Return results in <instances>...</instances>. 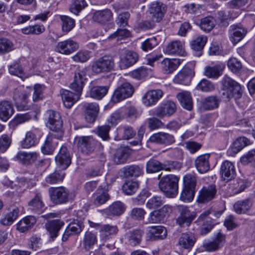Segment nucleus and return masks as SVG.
Masks as SVG:
<instances>
[{
    "label": "nucleus",
    "instance_id": "f257e3e1",
    "mask_svg": "<svg viewBox=\"0 0 255 255\" xmlns=\"http://www.w3.org/2000/svg\"><path fill=\"white\" fill-rule=\"evenodd\" d=\"M221 89L223 91L222 98L226 102L234 99L236 102L243 95V89L241 85L227 75H225L221 81Z\"/></svg>",
    "mask_w": 255,
    "mask_h": 255
},
{
    "label": "nucleus",
    "instance_id": "f03ea898",
    "mask_svg": "<svg viewBox=\"0 0 255 255\" xmlns=\"http://www.w3.org/2000/svg\"><path fill=\"white\" fill-rule=\"evenodd\" d=\"M179 178L169 174L161 177L158 183L160 190L169 198L175 197L178 193Z\"/></svg>",
    "mask_w": 255,
    "mask_h": 255
},
{
    "label": "nucleus",
    "instance_id": "7ed1b4c3",
    "mask_svg": "<svg viewBox=\"0 0 255 255\" xmlns=\"http://www.w3.org/2000/svg\"><path fill=\"white\" fill-rule=\"evenodd\" d=\"M177 212V216L175 219V223L182 228H188L197 216L195 212L191 211L188 207L184 205L178 206Z\"/></svg>",
    "mask_w": 255,
    "mask_h": 255
},
{
    "label": "nucleus",
    "instance_id": "20e7f679",
    "mask_svg": "<svg viewBox=\"0 0 255 255\" xmlns=\"http://www.w3.org/2000/svg\"><path fill=\"white\" fill-rule=\"evenodd\" d=\"M48 193L51 202L56 204H62L73 199L69 190L64 186L50 187Z\"/></svg>",
    "mask_w": 255,
    "mask_h": 255
},
{
    "label": "nucleus",
    "instance_id": "39448f33",
    "mask_svg": "<svg viewBox=\"0 0 255 255\" xmlns=\"http://www.w3.org/2000/svg\"><path fill=\"white\" fill-rule=\"evenodd\" d=\"M115 67L114 59L111 55H104L93 61L92 71L96 74L111 71Z\"/></svg>",
    "mask_w": 255,
    "mask_h": 255
},
{
    "label": "nucleus",
    "instance_id": "423d86ee",
    "mask_svg": "<svg viewBox=\"0 0 255 255\" xmlns=\"http://www.w3.org/2000/svg\"><path fill=\"white\" fill-rule=\"evenodd\" d=\"M48 115V122L47 126L51 131L57 133V136H62L63 131L62 129L63 122L59 113L53 110L47 112Z\"/></svg>",
    "mask_w": 255,
    "mask_h": 255
},
{
    "label": "nucleus",
    "instance_id": "0eeeda50",
    "mask_svg": "<svg viewBox=\"0 0 255 255\" xmlns=\"http://www.w3.org/2000/svg\"><path fill=\"white\" fill-rule=\"evenodd\" d=\"M134 91L133 86L126 82L118 87L114 91L111 98V101L117 103L132 96Z\"/></svg>",
    "mask_w": 255,
    "mask_h": 255
},
{
    "label": "nucleus",
    "instance_id": "6e6552de",
    "mask_svg": "<svg viewBox=\"0 0 255 255\" xmlns=\"http://www.w3.org/2000/svg\"><path fill=\"white\" fill-rule=\"evenodd\" d=\"M176 105L171 101H166L162 103L157 107L153 112L152 115L159 119L169 117L173 115L176 111Z\"/></svg>",
    "mask_w": 255,
    "mask_h": 255
},
{
    "label": "nucleus",
    "instance_id": "1a4fd4ad",
    "mask_svg": "<svg viewBox=\"0 0 255 255\" xmlns=\"http://www.w3.org/2000/svg\"><path fill=\"white\" fill-rule=\"evenodd\" d=\"M172 211V207L169 205H165L158 210L150 213L147 218L148 223L158 224L163 222Z\"/></svg>",
    "mask_w": 255,
    "mask_h": 255
},
{
    "label": "nucleus",
    "instance_id": "9d476101",
    "mask_svg": "<svg viewBox=\"0 0 255 255\" xmlns=\"http://www.w3.org/2000/svg\"><path fill=\"white\" fill-rule=\"evenodd\" d=\"M75 141L83 154L88 155L94 150L96 141L91 136L76 137Z\"/></svg>",
    "mask_w": 255,
    "mask_h": 255
},
{
    "label": "nucleus",
    "instance_id": "9b49d317",
    "mask_svg": "<svg viewBox=\"0 0 255 255\" xmlns=\"http://www.w3.org/2000/svg\"><path fill=\"white\" fill-rule=\"evenodd\" d=\"M248 33V29L241 24L231 25L229 29V38L235 45L241 41Z\"/></svg>",
    "mask_w": 255,
    "mask_h": 255
},
{
    "label": "nucleus",
    "instance_id": "f8f14e48",
    "mask_svg": "<svg viewBox=\"0 0 255 255\" xmlns=\"http://www.w3.org/2000/svg\"><path fill=\"white\" fill-rule=\"evenodd\" d=\"M213 211L206 210L203 212L198 218L196 222L198 225L202 226L201 234L206 235L208 234L214 227V223L209 215L213 214Z\"/></svg>",
    "mask_w": 255,
    "mask_h": 255
},
{
    "label": "nucleus",
    "instance_id": "ddd939ff",
    "mask_svg": "<svg viewBox=\"0 0 255 255\" xmlns=\"http://www.w3.org/2000/svg\"><path fill=\"white\" fill-rule=\"evenodd\" d=\"M138 60L137 53L128 50H125L120 54L119 66L121 69H125L134 64Z\"/></svg>",
    "mask_w": 255,
    "mask_h": 255
},
{
    "label": "nucleus",
    "instance_id": "4468645a",
    "mask_svg": "<svg viewBox=\"0 0 255 255\" xmlns=\"http://www.w3.org/2000/svg\"><path fill=\"white\" fill-rule=\"evenodd\" d=\"M86 70L77 68L74 73V80L70 84V88L75 92H82L85 82L87 80Z\"/></svg>",
    "mask_w": 255,
    "mask_h": 255
},
{
    "label": "nucleus",
    "instance_id": "2eb2a0df",
    "mask_svg": "<svg viewBox=\"0 0 255 255\" xmlns=\"http://www.w3.org/2000/svg\"><path fill=\"white\" fill-rule=\"evenodd\" d=\"M29 93L23 90V87H19L13 92V99L17 109L19 110H27Z\"/></svg>",
    "mask_w": 255,
    "mask_h": 255
},
{
    "label": "nucleus",
    "instance_id": "dca6fc26",
    "mask_svg": "<svg viewBox=\"0 0 255 255\" xmlns=\"http://www.w3.org/2000/svg\"><path fill=\"white\" fill-rule=\"evenodd\" d=\"M167 10V6L163 3L160 1L152 2L149 7V12L151 15L153 22H159L164 17Z\"/></svg>",
    "mask_w": 255,
    "mask_h": 255
},
{
    "label": "nucleus",
    "instance_id": "f3484780",
    "mask_svg": "<svg viewBox=\"0 0 255 255\" xmlns=\"http://www.w3.org/2000/svg\"><path fill=\"white\" fill-rule=\"evenodd\" d=\"M149 140L152 143L165 146H169L175 142L173 135L164 132H158L153 134Z\"/></svg>",
    "mask_w": 255,
    "mask_h": 255
},
{
    "label": "nucleus",
    "instance_id": "a211bd4d",
    "mask_svg": "<svg viewBox=\"0 0 255 255\" xmlns=\"http://www.w3.org/2000/svg\"><path fill=\"white\" fill-rule=\"evenodd\" d=\"M220 173L222 180L226 182L234 179L236 176L234 165L230 161H224L221 166Z\"/></svg>",
    "mask_w": 255,
    "mask_h": 255
},
{
    "label": "nucleus",
    "instance_id": "6ab92c4d",
    "mask_svg": "<svg viewBox=\"0 0 255 255\" xmlns=\"http://www.w3.org/2000/svg\"><path fill=\"white\" fill-rule=\"evenodd\" d=\"M56 165L62 170L66 169L71 164V157L67 148L62 146L55 156Z\"/></svg>",
    "mask_w": 255,
    "mask_h": 255
},
{
    "label": "nucleus",
    "instance_id": "aec40b11",
    "mask_svg": "<svg viewBox=\"0 0 255 255\" xmlns=\"http://www.w3.org/2000/svg\"><path fill=\"white\" fill-rule=\"evenodd\" d=\"M61 137L57 136L56 133L50 132L46 137L43 145L41 147L42 152L47 155L53 154L58 144L57 139Z\"/></svg>",
    "mask_w": 255,
    "mask_h": 255
},
{
    "label": "nucleus",
    "instance_id": "412c9836",
    "mask_svg": "<svg viewBox=\"0 0 255 255\" xmlns=\"http://www.w3.org/2000/svg\"><path fill=\"white\" fill-rule=\"evenodd\" d=\"M163 93L160 89L151 90L146 92L142 98V102L146 107L155 105L162 97Z\"/></svg>",
    "mask_w": 255,
    "mask_h": 255
},
{
    "label": "nucleus",
    "instance_id": "4be33fe9",
    "mask_svg": "<svg viewBox=\"0 0 255 255\" xmlns=\"http://www.w3.org/2000/svg\"><path fill=\"white\" fill-rule=\"evenodd\" d=\"M216 192L217 190L214 184L204 187L199 192L197 201L200 203H207L215 198Z\"/></svg>",
    "mask_w": 255,
    "mask_h": 255
},
{
    "label": "nucleus",
    "instance_id": "5701e85b",
    "mask_svg": "<svg viewBox=\"0 0 255 255\" xmlns=\"http://www.w3.org/2000/svg\"><path fill=\"white\" fill-rule=\"evenodd\" d=\"M194 76L193 69L188 66L184 67L174 78V82L177 84L189 85Z\"/></svg>",
    "mask_w": 255,
    "mask_h": 255
},
{
    "label": "nucleus",
    "instance_id": "b1692460",
    "mask_svg": "<svg viewBox=\"0 0 255 255\" xmlns=\"http://www.w3.org/2000/svg\"><path fill=\"white\" fill-rule=\"evenodd\" d=\"M78 48L79 45L76 41L71 39H68L59 42L56 46V50L61 54L69 55L76 51Z\"/></svg>",
    "mask_w": 255,
    "mask_h": 255
},
{
    "label": "nucleus",
    "instance_id": "393cba45",
    "mask_svg": "<svg viewBox=\"0 0 255 255\" xmlns=\"http://www.w3.org/2000/svg\"><path fill=\"white\" fill-rule=\"evenodd\" d=\"M83 109L86 121L89 123H93L99 114V105L96 103H85Z\"/></svg>",
    "mask_w": 255,
    "mask_h": 255
},
{
    "label": "nucleus",
    "instance_id": "a878e982",
    "mask_svg": "<svg viewBox=\"0 0 255 255\" xmlns=\"http://www.w3.org/2000/svg\"><path fill=\"white\" fill-rule=\"evenodd\" d=\"M84 227L83 223L79 221L71 222L64 231L62 236V241L66 242L70 236L79 234L83 230Z\"/></svg>",
    "mask_w": 255,
    "mask_h": 255
},
{
    "label": "nucleus",
    "instance_id": "bb28decb",
    "mask_svg": "<svg viewBox=\"0 0 255 255\" xmlns=\"http://www.w3.org/2000/svg\"><path fill=\"white\" fill-rule=\"evenodd\" d=\"M76 93L62 89L60 91L62 99L64 106L67 108H71L75 102L79 99L81 92H76Z\"/></svg>",
    "mask_w": 255,
    "mask_h": 255
},
{
    "label": "nucleus",
    "instance_id": "cd10ccee",
    "mask_svg": "<svg viewBox=\"0 0 255 255\" xmlns=\"http://www.w3.org/2000/svg\"><path fill=\"white\" fill-rule=\"evenodd\" d=\"M143 234V230L134 229L126 232L124 237L129 245L131 246H136L140 243Z\"/></svg>",
    "mask_w": 255,
    "mask_h": 255
},
{
    "label": "nucleus",
    "instance_id": "c85d7f7f",
    "mask_svg": "<svg viewBox=\"0 0 255 255\" xmlns=\"http://www.w3.org/2000/svg\"><path fill=\"white\" fill-rule=\"evenodd\" d=\"M28 205L33 212L40 214L44 209V204L42 201V194L36 192L34 196L29 201Z\"/></svg>",
    "mask_w": 255,
    "mask_h": 255
},
{
    "label": "nucleus",
    "instance_id": "c756f323",
    "mask_svg": "<svg viewBox=\"0 0 255 255\" xmlns=\"http://www.w3.org/2000/svg\"><path fill=\"white\" fill-rule=\"evenodd\" d=\"M14 110L12 103L7 100L0 101V119L7 121L13 114Z\"/></svg>",
    "mask_w": 255,
    "mask_h": 255
},
{
    "label": "nucleus",
    "instance_id": "7c9ffc66",
    "mask_svg": "<svg viewBox=\"0 0 255 255\" xmlns=\"http://www.w3.org/2000/svg\"><path fill=\"white\" fill-rule=\"evenodd\" d=\"M64 225L63 221L60 220H53L45 224V226L50 238L53 240L57 237L59 231Z\"/></svg>",
    "mask_w": 255,
    "mask_h": 255
},
{
    "label": "nucleus",
    "instance_id": "2f4dec72",
    "mask_svg": "<svg viewBox=\"0 0 255 255\" xmlns=\"http://www.w3.org/2000/svg\"><path fill=\"white\" fill-rule=\"evenodd\" d=\"M148 235L151 241L164 239L167 236V231L162 226H151L148 228Z\"/></svg>",
    "mask_w": 255,
    "mask_h": 255
},
{
    "label": "nucleus",
    "instance_id": "473e14b6",
    "mask_svg": "<svg viewBox=\"0 0 255 255\" xmlns=\"http://www.w3.org/2000/svg\"><path fill=\"white\" fill-rule=\"evenodd\" d=\"M65 175V172L62 170H55L45 177L44 182L47 185L59 184L63 181Z\"/></svg>",
    "mask_w": 255,
    "mask_h": 255
},
{
    "label": "nucleus",
    "instance_id": "72a5a7b5",
    "mask_svg": "<svg viewBox=\"0 0 255 255\" xmlns=\"http://www.w3.org/2000/svg\"><path fill=\"white\" fill-rule=\"evenodd\" d=\"M180 64L179 59L164 58L161 63V68L165 74L173 73Z\"/></svg>",
    "mask_w": 255,
    "mask_h": 255
},
{
    "label": "nucleus",
    "instance_id": "f704fd0d",
    "mask_svg": "<svg viewBox=\"0 0 255 255\" xmlns=\"http://www.w3.org/2000/svg\"><path fill=\"white\" fill-rule=\"evenodd\" d=\"M196 242L195 235L191 232L183 233L178 240L179 245L184 249L190 250Z\"/></svg>",
    "mask_w": 255,
    "mask_h": 255
},
{
    "label": "nucleus",
    "instance_id": "c9c22d12",
    "mask_svg": "<svg viewBox=\"0 0 255 255\" xmlns=\"http://www.w3.org/2000/svg\"><path fill=\"white\" fill-rule=\"evenodd\" d=\"M113 12L109 9L96 11L93 16V20L102 24H105L113 19Z\"/></svg>",
    "mask_w": 255,
    "mask_h": 255
},
{
    "label": "nucleus",
    "instance_id": "e433bc0d",
    "mask_svg": "<svg viewBox=\"0 0 255 255\" xmlns=\"http://www.w3.org/2000/svg\"><path fill=\"white\" fill-rule=\"evenodd\" d=\"M143 167L140 165H127L121 169V172L125 177H137L143 173Z\"/></svg>",
    "mask_w": 255,
    "mask_h": 255
},
{
    "label": "nucleus",
    "instance_id": "4c0bfd02",
    "mask_svg": "<svg viewBox=\"0 0 255 255\" xmlns=\"http://www.w3.org/2000/svg\"><path fill=\"white\" fill-rule=\"evenodd\" d=\"M209 154H205L199 156L195 159V165L199 173H205L209 170Z\"/></svg>",
    "mask_w": 255,
    "mask_h": 255
},
{
    "label": "nucleus",
    "instance_id": "58836bf2",
    "mask_svg": "<svg viewBox=\"0 0 255 255\" xmlns=\"http://www.w3.org/2000/svg\"><path fill=\"white\" fill-rule=\"evenodd\" d=\"M176 98L183 108L188 111L192 110L193 100L190 92L182 91L176 95Z\"/></svg>",
    "mask_w": 255,
    "mask_h": 255
},
{
    "label": "nucleus",
    "instance_id": "ea45409f",
    "mask_svg": "<svg viewBox=\"0 0 255 255\" xmlns=\"http://www.w3.org/2000/svg\"><path fill=\"white\" fill-rule=\"evenodd\" d=\"M225 241V236L219 232L212 242L205 244L204 247L208 252L215 251L222 247Z\"/></svg>",
    "mask_w": 255,
    "mask_h": 255
},
{
    "label": "nucleus",
    "instance_id": "a19ab883",
    "mask_svg": "<svg viewBox=\"0 0 255 255\" xmlns=\"http://www.w3.org/2000/svg\"><path fill=\"white\" fill-rule=\"evenodd\" d=\"M38 154L36 152H19L16 158L22 164L28 165L33 163L37 160Z\"/></svg>",
    "mask_w": 255,
    "mask_h": 255
},
{
    "label": "nucleus",
    "instance_id": "79ce46f5",
    "mask_svg": "<svg viewBox=\"0 0 255 255\" xmlns=\"http://www.w3.org/2000/svg\"><path fill=\"white\" fill-rule=\"evenodd\" d=\"M98 240L95 233L87 231L84 235L82 241L83 247L86 251H89L97 244Z\"/></svg>",
    "mask_w": 255,
    "mask_h": 255
},
{
    "label": "nucleus",
    "instance_id": "37998d69",
    "mask_svg": "<svg viewBox=\"0 0 255 255\" xmlns=\"http://www.w3.org/2000/svg\"><path fill=\"white\" fill-rule=\"evenodd\" d=\"M253 205V200L248 198L236 202L234 205V209L238 214H245L251 210Z\"/></svg>",
    "mask_w": 255,
    "mask_h": 255
},
{
    "label": "nucleus",
    "instance_id": "c03bdc74",
    "mask_svg": "<svg viewBox=\"0 0 255 255\" xmlns=\"http://www.w3.org/2000/svg\"><path fill=\"white\" fill-rule=\"evenodd\" d=\"M131 153L130 150L128 147H121L118 148L114 156V161L116 164L125 163Z\"/></svg>",
    "mask_w": 255,
    "mask_h": 255
},
{
    "label": "nucleus",
    "instance_id": "a18cd8bd",
    "mask_svg": "<svg viewBox=\"0 0 255 255\" xmlns=\"http://www.w3.org/2000/svg\"><path fill=\"white\" fill-rule=\"evenodd\" d=\"M19 210L16 206H11L8 209V212L0 220V223L4 226H9L17 218Z\"/></svg>",
    "mask_w": 255,
    "mask_h": 255
},
{
    "label": "nucleus",
    "instance_id": "49530a36",
    "mask_svg": "<svg viewBox=\"0 0 255 255\" xmlns=\"http://www.w3.org/2000/svg\"><path fill=\"white\" fill-rule=\"evenodd\" d=\"M224 66L216 64L214 66H206L204 69V74L209 78L217 79L222 74Z\"/></svg>",
    "mask_w": 255,
    "mask_h": 255
},
{
    "label": "nucleus",
    "instance_id": "de8ad7c7",
    "mask_svg": "<svg viewBox=\"0 0 255 255\" xmlns=\"http://www.w3.org/2000/svg\"><path fill=\"white\" fill-rule=\"evenodd\" d=\"M36 222V220L34 216H27L18 222L16 225V229L20 232L24 233L30 229Z\"/></svg>",
    "mask_w": 255,
    "mask_h": 255
},
{
    "label": "nucleus",
    "instance_id": "09e8293b",
    "mask_svg": "<svg viewBox=\"0 0 255 255\" xmlns=\"http://www.w3.org/2000/svg\"><path fill=\"white\" fill-rule=\"evenodd\" d=\"M184 52L183 43L179 40L171 42L165 49V52L168 54L182 55Z\"/></svg>",
    "mask_w": 255,
    "mask_h": 255
},
{
    "label": "nucleus",
    "instance_id": "8fccbe9b",
    "mask_svg": "<svg viewBox=\"0 0 255 255\" xmlns=\"http://www.w3.org/2000/svg\"><path fill=\"white\" fill-rule=\"evenodd\" d=\"M220 98L212 95L205 98L202 102V107L205 110H212L218 108L220 103Z\"/></svg>",
    "mask_w": 255,
    "mask_h": 255
},
{
    "label": "nucleus",
    "instance_id": "3c124183",
    "mask_svg": "<svg viewBox=\"0 0 255 255\" xmlns=\"http://www.w3.org/2000/svg\"><path fill=\"white\" fill-rule=\"evenodd\" d=\"M119 230L117 226L109 224L103 225L100 229V236L103 240H109L112 235L117 234Z\"/></svg>",
    "mask_w": 255,
    "mask_h": 255
},
{
    "label": "nucleus",
    "instance_id": "603ef678",
    "mask_svg": "<svg viewBox=\"0 0 255 255\" xmlns=\"http://www.w3.org/2000/svg\"><path fill=\"white\" fill-rule=\"evenodd\" d=\"M125 209L126 207L122 202L116 201L106 209V212L108 215L120 216L125 212Z\"/></svg>",
    "mask_w": 255,
    "mask_h": 255
},
{
    "label": "nucleus",
    "instance_id": "864d4df0",
    "mask_svg": "<svg viewBox=\"0 0 255 255\" xmlns=\"http://www.w3.org/2000/svg\"><path fill=\"white\" fill-rule=\"evenodd\" d=\"M109 87L105 86H93L90 91V96L91 98L101 100L107 94Z\"/></svg>",
    "mask_w": 255,
    "mask_h": 255
},
{
    "label": "nucleus",
    "instance_id": "5fc2aeb1",
    "mask_svg": "<svg viewBox=\"0 0 255 255\" xmlns=\"http://www.w3.org/2000/svg\"><path fill=\"white\" fill-rule=\"evenodd\" d=\"M93 203L96 206H100L106 203L110 198L107 191L98 189L93 195Z\"/></svg>",
    "mask_w": 255,
    "mask_h": 255
},
{
    "label": "nucleus",
    "instance_id": "6e6d98bb",
    "mask_svg": "<svg viewBox=\"0 0 255 255\" xmlns=\"http://www.w3.org/2000/svg\"><path fill=\"white\" fill-rule=\"evenodd\" d=\"M250 143V140L248 138L245 136L240 137L233 142L230 149L233 153L236 154Z\"/></svg>",
    "mask_w": 255,
    "mask_h": 255
},
{
    "label": "nucleus",
    "instance_id": "4d7b16f0",
    "mask_svg": "<svg viewBox=\"0 0 255 255\" xmlns=\"http://www.w3.org/2000/svg\"><path fill=\"white\" fill-rule=\"evenodd\" d=\"M37 142L36 135L29 131L26 132L25 138L20 142V145L22 148H29L35 145Z\"/></svg>",
    "mask_w": 255,
    "mask_h": 255
},
{
    "label": "nucleus",
    "instance_id": "13d9d810",
    "mask_svg": "<svg viewBox=\"0 0 255 255\" xmlns=\"http://www.w3.org/2000/svg\"><path fill=\"white\" fill-rule=\"evenodd\" d=\"M60 19L61 21L62 30L64 32H69L75 26V20L68 16L60 15Z\"/></svg>",
    "mask_w": 255,
    "mask_h": 255
},
{
    "label": "nucleus",
    "instance_id": "bf43d9fd",
    "mask_svg": "<svg viewBox=\"0 0 255 255\" xmlns=\"http://www.w3.org/2000/svg\"><path fill=\"white\" fill-rule=\"evenodd\" d=\"M164 169H165V165L157 160L151 159L146 163V170L148 173H155Z\"/></svg>",
    "mask_w": 255,
    "mask_h": 255
},
{
    "label": "nucleus",
    "instance_id": "052dcab7",
    "mask_svg": "<svg viewBox=\"0 0 255 255\" xmlns=\"http://www.w3.org/2000/svg\"><path fill=\"white\" fill-rule=\"evenodd\" d=\"M216 24L215 19L212 16L205 17L200 20L199 26L205 32L211 31Z\"/></svg>",
    "mask_w": 255,
    "mask_h": 255
},
{
    "label": "nucleus",
    "instance_id": "680f3d73",
    "mask_svg": "<svg viewBox=\"0 0 255 255\" xmlns=\"http://www.w3.org/2000/svg\"><path fill=\"white\" fill-rule=\"evenodd\" d=\"M207 41V36L204 35L199 36L191 41L190 46L194 50L200 51L203 49Z\"/></svg>",
    "mask_w": 255,
    "mask_h": 255
},
{
    "label": "nucleus",
    "instance_id": "e2e57ef3",
    "mask_svg": "<svg viewBox=\"0 0 255 255\" xmlns=\"http://www.w3.org/2000/svg\"><path fill=\"white\" fill-rule=\"evenodd\" d=\"M139 187L138 183L135 181L128 180L123 185V192L127 195L134 194Z\"/></svg>",
    "mask_w": 255,
    "mask_h": 255
},
{
    "label": "nucleus",
    "instance_id": "0e129e2a",
    "mask_svg": "<svg viewBox=\"0 0 255 255\" xmlns=\"http://www.w3.org/2000/svg\"><path fill=\"white\" fill-rule=\"evenodd\" d=\"M164 198L160 196H153L150 198L146 203V206L150 210L161 207L164 203Z\"/></svg>",
    "mask_w": 255,
    "mask_h": 255
},
{
    "label": "nucleus",
    "instance_id": "69168bd1",
    "mask_svg": "<svg viewBox=\"0 0 255 255\" xmlns=\"http://www.w3.org/2000/svg\"><path fill=\"white\" fill-rule=\"evenodd\" d=\"M247 187L246 181L241 179H237L230 185V189L233 194H237L243 191Z\"/></svg>",
    "mask_w": 255,
    "mask_h": 255
},
{
    "label": "nucleus",
    "instance_id": "338daca9",
    "mask_svg": "<svg viewBox=\"0 0 255 255\" xmlns=\"http://www.w3.org/2000/svg\"><path fill=\"white\" fill-rule=\"evenodd\" d=\"M151 74V69L145 67H140L130 73L131 77L137 80L141 79Z\"/></svg>",
    "mask_w": 255,
    "mask_h": 255
},
{
    "label": "nucleus",
    "instance_id": "774afa93",
    "mask_svg": "<svg viewBox=\"0 0 255 255\" xmlns=\"http://www.w3.org/2000/svg\"><path fill=\"white\" fill-rule=\"evenodd\" d=\"M240 161L244 165L250 164L255 166V149L249 151L246 154L241 157Z\"/></svg>",
    "mask_w": 255,
    "mask_h": 255
}]
</instances>
